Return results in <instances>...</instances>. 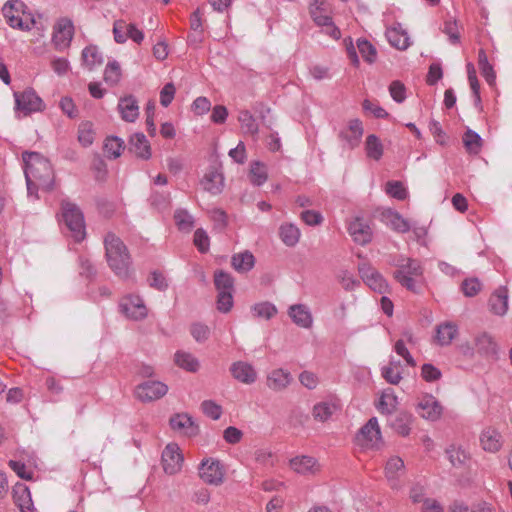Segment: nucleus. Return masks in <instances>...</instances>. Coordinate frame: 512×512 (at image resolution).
Returning <instances> with one entry per match:
<instances>
[{
  "mask_svg": "<svg viewBox=\"0 0 512 512\" xmlns=\"http://www.w3.org/2000/svg\"><path fill=\"white\" fill-rule=\"evenodd\" d=\"M106 258L109 267L121 278L130 277L131 257L123 241L113 233L104 239Z\"/></svg>",
  "mask_w": 512,
  "mask_h": 512,
  "instance_id": "obj_2",
  "label": "nucleus"
},
{
  "mask_svg": "<svg viewBox=\"0 0 512 512\" xmlns=\"http://www.w3.org/2000/svg\"><path fill=\"white\" fill-rule=\"evenodd\" d=\"M121 312L131 320H142L146 318L148 310L143 299L138 295H127L119 304Z\"/></svg>",
  "mask_w": 512,
  "mask_h": 512,
  "instance_id": "obj_8",
  "label": "nucleus"
},
{
  "mask_svg": "<svg viewBox=\"0 0 512 512\" xmlns=\"http://www.w3.org/2000/svg\"><path fill=\"white\" fill-rule=\"evenodd\" d=\"M150 203L158 210L166 209L170 203V195L169 193L153 191L150 196Z\"/></svg>",
  "mask_w": 512,
  "mask_h": 512,
  "instance_id": "obj_58",
  "label": "nucleus"
},
{
  "mask_svg": "<svg viewBox=\"0 0 512 512\" xmlns=\"http://www.w3.org/2000/svg\"><path fill=\"white\" fill-rule=\"evenodd\" d=\"M15 503L21 512H33L34 505L30 490L26 486L18 487L14 494Z\"/></svg>",
  "mask_w": 512,
  "mask_h": 512,
  "instance_id": "obj_37",
  "label": "nucleus"
},
{
  "mask_svg": "<svg viewBox=\"0 0 512 512\" xmlns=\"http://www.w3.org/2000/svg\"><path fill=\"white\" fill-rule=\"evenodd\" d=\"M233 378L243 384L250 385L257 380V371L254 366L245 361H236L230 366Z\"/></svg>",
  "mask_w": 512,
  "mask_h": 512,
  "instance_id": "obj_18",
  "label": "nucleus"
},
{
  "mask_svg": "<svg viewBox=\"0 0 512 512\" xmlns=\"http://www.w3.org/2000/svg\"><path fill=\"white\" fill-rule=\"evenodd\" d=\"M24 174L29 193L32 188L50 191L54 186V172L48 159L37 152H24Z\"/></svg>",
  "mask_w": 512,
  "mask_h": 512,
  "instance_id": "obj_1",
  "label": "nucleus"
},
{
  "mask_svg": "<svg viewBox=\"0 0 512 512\" xmlns=\"http://www.w3.org/2000/svg\"><path fill=\"white\" fill-rule=\"evenodd\" d=\"M174 218L180 230L189 231L194 226L193 216L187 210H177L174 214Z\"/></svg>",
  "mask_w": 512,
  "mask_h": 512,
  "instance_id": "obj_48",
  "label": "nucleus"
},
{
  "mask_svg": "<svg viewBox=\"0 0 512 512\" xmlns=\"http://www.w3.org/2000/svg\"><path fill=\"white\" fill-rule=\"evenodd\" d=\"M168 386L155 380H148L139 384L135 389L136 397L142 402H151L158 400L166 395Z\"/></svg>",
  "mask_w": 512,
  "mask_h": 512,
  "instance_id": "obj_10",
  "label": "nucleus"
},
{
  "mask_svg": "<svg viewBox=\"0 0 512 512\" xmlns=\"http://www.w3.org/2000/svg\"><path fill=\"white\" fill-rule=\"evenodd\" d=\"M445 453L452 466L457 468L464 466L470 457L469 453L462 446L456 444L449 445Z\"/></svg>",
  "mask_w": 512,
  "mask_h": 512,
  "instance_id": "obj_32",
  "label": "nucleus"
},
{
  "mask_svg": "<svg viewBox=\"0 0 512 512\" xmlns=\"http://www.w3.org/2000/svg\"><path fill=\"white\" fill-rule=\"evenodd\" d=\"M250 181L256 186H261L267 180V169L264 164L260 162H254L250 168Z\"/></svg>",
  "mask_w": 512,
  "mask_h": 512,
  "instance_id": "obj_45",
  "label": "nucleus"
},
{
  "mask_svg": "<svg viewBox=\"0 0 512 512\" xmlns=\"http://www.w3.org/2000/svg\"><path fill=\"white\" fill-rule=\"evenodd\" d=\"M481 137L478 133L468 130L463 137V143L466 149L472 153H478L481 147Z\"/></svg>",
  "mask_w": 512,
  "mask_h": 512,
  "instance_id": "obj_49",
  "label": "nucleus"
},
{
  "mask_svg": "<svg viewBox=\"0 0 512 512\" xmlns=\"http://www.w3.org/2000/svg\"><path fill=\"white\" fill-rule=\"evenodd\" d=\"M63 220L71 232V236L76 242H80L85 238V222L84 216L80 208L68 201L63 200L61 203Z\"/></svg>",
  "mask_w": 512,
  "mask_h": 512,
  "instance_id": "obj_5",
  "label": "nucleus"
},
{
  "mask_svg": "<svg viewBox=\"0 0 512 512\" xmlns=\"http://www.w3.org/2000/svg\"><path fill=\"white\" fill-rule=\"evenodd\" d=\"M290 467L298 474L314 475L320 470L317 460L311 456H298L290 460Z\"/></svg>",
  "mask_w": 512,
  "mask_h": 512,
  "instance_id": "obj_22",
  "label": "nucleus"
},
{
  "mask_svg": "<svg viewBox=\"0 0 512 512\" xmlns=\"http://www.w3.org/2000/svg\"><path fill=\"white\" fill-rule=\"evenodd\" d=\"M118 111L122 120L126 122H135L139 116V106L136 98L132 95L120 98L118 102Z\"/></svg>",
  "mask_w": 512,
  "mask_h": 512,
  "instance_id": "obj_23",
  "label": "nucleus"
},
{
  "mask_svg": "<svg viewBox=\"0 0 512 512\" xmlns=\"http://www.w3.org/2000/svg\"><path fill=\"white\" fill-rule=\"evenodd\" d=\"M184 462L183 454L175 443L168 444L162 452L163 470L168 475H175L182 469Z\"/></svg>",
  "mask_w": 512,
  "mask_h": 512,
  "instance_id": "obj_13",
  "label": "nucleus"
},
{
  "mask_svg": "<svg viewBox=\"0 0 512 512\" xmlns=\"http://www.w3.org/2000/svg\"><path fill=\"white\" fill-rule=\"evenodd\" d=\"M421 376L427 382H434L441 378V371L430 363H426L421 368Z\"/></svg>",
  "mask_w": 512,
  "mask_h": 512,
  "instance_id": "obj_60",
  "label": "nucleus"
},
{
  "mask_svg": "<svg viewBox=\"0 0 512 512\" xmlns=\"http://www.w3.org/2000/svg\"><path fill=\"white\" fill-rule=\"evenodd\" d=\"M359 274L365 284L373 291L384 294L388 291V283L384 277L369 263H361L358 266Z\"/></svg>",
  "mask_w": 512,
  "mask_h": 512,
  "instance_id": "obj_11",
  "label": "nucleus"
},
{
  "mask_svg": "<svg viewBox=\"0 0 512 512\" xmlns=\"http://www.w3.org/2000/svg\"><path fill=\"white\" fill-rule=\"evenodd\" d=\"M82 61L86 68L92 70L102 64L103 57L97 46L90 45L83 49Z\"/></svg>",
  "mask_w": 512,
  "mask_h": 512,
  "instance_id": "obj_39",
  "label": "nucleus"
},
{
  "mask_svg": "<svg viewBox=\"0 0 512 512\" xmlns=\"http://www.w3.org/2000/svg\"><path fill=\"white\" fill-rule=\"evenodd\" d=\"M176 88L173 83L169 82L164 85L160 91V103L163 107H168L174 99Z\"/></svg>",
  "mask_w": 512,
  "mask_h": 512,
  "instance_id": "obj_62",
  "label": "nucleus"
},
{
  "mask_svg": "<svg viewBox=\"0 0 512 512\" xmlns=\"http://www.w3.org/2000/svg\"><path fill=\"white\" fill-rule=\"evenodd\" d=\"M394 351L396 352L397 355H399L400 357H402L405 360V362L408 366H411V367L416 366V361L413 358V356L410 354L404 340L400 339V340L396 341V343L394 345Z\"/></svg>",
  "mask_w": 512,
  "mask_h": 512,
  "instance_id": "obj_57",
  "label": "nucleus"
},
{
  "mask_svg": "<svg viewBox=\"0 0 512 512\" xmlns=\"http://www.w3.org/2000/svg\"><path fill=\"white\" fill-rule=\"evenodd\" d=\"M336 410V404L330 402H320L314 406L313 416L315 419L323 422L328 420Z\"/></svg>",
  "mask_w": 512,
  "mask_h": 512,
  "instance_id": "obj_44",
  "label": "nucleus"
},
{
  "mask_svg": "<svg viewBox=\"0 0 512 512\" xmlns=\"http://www.w3.org/2000/svg\"><path fill=\"white\" fill-rule=\"evenodd\" d=\"M287 314L291 321L298 327L310 329L313 326V315L305 304H293L289 306Z\"/></svg>",
  "mask_w": 512,
  "mask_h": 512,
  "instance_id": "obj_17",
  "label": "nucleus"
},
{
  "mask_svg": "<svg viewBox=\"0 0 512 512\" xmlns=\"http://www.w3.org/2000/svg\"><path fill=\"white\" fill-rule=\"evenodd\" d=\"M391 265L396 268L393 273L395 280L407 290L418 293L420 290L418 283L424 273L422 263L417 259L400 255Z\"/></svg>",
  "mask_w": 512,
  "mask_h": 512,
  "instance_id": "obj_3",
  "label": "nucleus"
},
{
  "mask_svg": "<svg viewBox=\"0 0 512 512\" xmlns=\"http://www.w3.org/2000/svg\"><path fill=\"white\" fill-rule=\"evenodd\" d=\"M365 152L368 158L379 161L384 153V147L378 136L370 134L365 140Z\"/></svg>",
  "mask_w": 512,
  "mask_h": 512,
  "instance_id": "obj_36",
  "label": "nucleus"
},
{
  "mask_svg": "<svg viewBox=\"0 0 512 512\" xmlns=\"http://www.w3.org/2000/svg\"><path fill=\"white\" fill-rule=\"evenodd\" d=\"M348 232L354 242L366 245L371 241L372 231L368 223L360 217L354 218L348 226Z\"/></svg>",
  "mask_w": 512,
  "mask_h": 512,
  "instance_id": "obj_19",
  "label": "nucleus"
},
{
  "mask_svg": "<svg viewBox=\"0 0 512 512\" xmlns=\"http://www.w3.org/2000/svg\"><path fill=\"white\" fill-rule=\"evenodd\" d=\"M231 265L238 273H247L255 265V257L250 251L236 253L231 258Z\"/></svg>",
  "mask_w": 512,
  "mask_h": 512,
  "instance_id": "obj_29",
  "label": "nucleus"
},
{
  "mask_svg": "<svg viewBox=\"0 0 512 512\" xmlns=\"http://www.w3.org/2000/svg\"><path fill=\"white\" fill-rule=\"evenodd\" d=\"M169 422L174 431L188 437L195 436L199 430L192 417L186 413H179L172 416Z\"/></svg>",
  "mask_w": 512,
  "mask_h": 512,
  "instance_id": "obj_20",
  "label": "nucleus"
},
{
  "mask_svg": "<svg viewBox=\"0 0 512 512\" xmlns=\"http://www.w3.org/2000/svg\"><path fill=\"white\" fill-rule=\"evenodd\" d=\"M124 150V141L116 136L107 137L104 142V152L109 158H118Z\"/></svg>",
  "mask_w": 512,
  "mask_h": 512,
  "instance_id": "obj_42",
  "label": "nucleus"
},
{
  "mask_svg": "<svg viewBox=\"0 0 512 512\" xmlns=\"http://www.w3.org/2000/svg\"><path fill=\"white\" fill-rule=\"evenodd\" d=\"M149 285L159 291H165L168 288V282L164 275L158 271H153L148 279Z\"/></svg>",
  "mask_w": 512,
  "mask_h": 512,
  "instance_id": "obj_64",
  "label": "nucleus"
},
{
  "mask_svg": "<svg viewBox=\"0 0 512 512\" xmlns=\"http://www.w3.org/2000/svg\"><path fill=\"white\" fill-rule=\"evenodd\" d=\"M121 78V69L117 61L109 62L104 72V79L107 83L114 85Z\"/></svg>",
  "mask_w": 512,
  "mask_h": 512,
  "instance_id": "obj_50",
  "label": "nucleus"
},
{
  "mask_svg": "<svg viewBox=\"0 0 512 512\" xmlns=\"http://www.w3.org/2000/svg\"><path fill=\"white\" fill-rule=\"evenodd\" d=\"M490 310L499 316L506 314L508 310V290L505 286H500L491 295L489 300Z\"/></svg>",
  "mask_w": 512,
  "mask_h": 512,
  "instance_id": "obj_27",
  "label": "nucleus"
},
{
  "mask_svg": "<svg viewBox=\"0 0 512 512\" xmlns=\"http://www.w3.org/2000/svg\"><path fill=\"white\" fill-rule=\"evenodd\" d=\"M26 5L21 0H9L2 7V13L10 27L29 31L35 25L31 14L26 15Z\"/></svg>",
  "mask_w": 512,
  "mask_h": 512,
  "instance_id": "obj_4",
  "label": "nucleus"
},
{
  "mask_svg": "<svg viewBox=\"0 0 512 512\" xmlns=\"http://www.w3.org/2000/svg\"><path fill=\"white\" fill-rule=\"evenodd\" d=\"M233 291H218L217 308L219 311L227 313L233 306Z\"/></svg>",
  "mask_w": 512,
  "mask_h": 512,
  "instance_id": "obj_54",
  "label": "nucleus"
},
{
  "mask_svg": "<svg viewBox=\"0 0 512 512\" xmlns=\"http://www.w3.org/2000/svg\"><path fill=\"white\" fill-rule=\"evenodd\" d=\"M389 93L392 99L397 103H402L406 99V89L402 82L395 80L389 85Z\"/></svg>",
  "mask_w": 512,
  "mask_h": 512,
  "instance_id": "obj_55",
  "label": "nucleus"
},
{
  "mask_svg": "<svg viewBox=\"0 0 512 512\" xmlns=\"http://www.w3.org/2000/svg\"><path fill=\"white\" fill-rule=\"evenodd\" d=\"M364 134L363 123L355 118L348 121L347 126L338 132V139L344 149L353 150L361 143Z\"/></svg>",
  "mask_w": 512,
  "mask_h": 512,
  "instance_id": "obj_6",
  "label": "nucleus"
},
{
  "mask_svg": "<svg viewBox=\"0 0 512 512\" xmlns=\"http://www.w3.org/2000/svg\"><path fill=\"white\" fill-rule=\"evenodd\" d=\"M129 145L130 151L138 158L148 160L152 155L150 143L143 133L133 134L130 137Z\"/></svg>",
  "mask_w": 512,
  "mask_h": 512,
  "instance_id": "obj_24",
  "label": "nucleus"
},
{
  "mask_svg": "<svg viewBox=\"0 0 512 512\" xmlns=\"http://www.w3.org/2000/svg\"><path fill=\"white\" fill-rule=\"evenodd\" d=\"M397 405L398 398L394 390L387 388L382 392L377 408L382 414H391L396 410Z\"/></svg>",
  "mask_w": 512,
  "mask_h": 512,
  "instance_id": "obj_34",
  "label": "nucleus"
},
{
  "mask_svg": "<svg viewBox=\"0 0 512 512\" xmlns=\"http://www.w3.org/2000/svg\"><path fill=\"white\" fill-rule=\"evenodd\" d=\"M191 335L197 342H204L210 335V329L208 326L202 323H194L191 326Z\"/></svg>",
  "mask_w": 512,
  "mask_h": 512,
  "instance_id": "obj_61",
  "label": "nucleus"
},
{
  "mask_svg": "<svg viewBox=\"0 0 512 512\" xmlns=\"http://www.w3.org/2000/svg\"><path fill=\"white\" fill-rule=\"evenodd\" d=\"M381 376L392 385H397L402 380V370L394 369L388 365L381 368Z\"/></svg>",
  "mask_w": 512,
  "mask_h": 512,
  "instance_id": "obj_59",
  "label": "nucleus"
},
{
  "mask_svg": "<svg viewBox=\"0 0 512 512\" xmlns=\"http://www.w3.org/2000/svg\"><path fill=\"white\" fill-rule=\"evenodd\" d=\"M214 283L218 291H233L234 289L233 277L224 271H217L215 273Z\"/></svg>",
  "mask_w": 512,
  "mask_h": 512,
  "instance_id": "obj_46",
  "label": "nucleus"
},
{
  "mask_svg": "<svg viewBox=\"0 0 512 512\" xmlns=\"http://www.w3.org/2000/svg\"><path fill=\"white\" fill-rule=\"evenodd\" d=\"M386 218L391 228L397 232L406 233L411 230V224L409 221L403 218L397 212L389 211L386 215Z\"/></svg>",
  "mask_w": 512,
  "mask_h": 512,
  "instance_id": "obj_43",
  "label": "nucleus"
},
{
  "mask_svg": "<svg viewBox=\"0 0 512 512\" xmlns=\"http://www.w3.org/2000/svg\"><path fill=\"white\" fill-rule=\"evenodd\" d=\"M279 236L286 246L294 247L299 242L301 232L296 225L285 223L279 228Z\"/></svg>",
  "mask_w": 512,
  "mask_h": 512,
  "instance_id": "obj_31",
  "label": "nucleus"
},
{
  "mask_svg": "<svg viewBox=\"0 0 512 512\" xmlns=\"http://www.w3.org/2000/svg\"><path fill=\"white\" fill-rule=\"evenodd\" d=\"M129 24L124 20H117L113 25L114 40L119 43H125L128 39Z\"/></svg>",
  "mask_w": 512,
  "mask_h": 512,
  "instance_id": "obj_52",
  "label": "nucleus"
},
{
  "mask_svg": "<svg viewBox=\"0 0 512 512\" xmlns=\"http://www.w3.org/2000/svg\"><path fill=\"white\" fill-rule=\"evenodd\" d=\"M458 334V327L452 322H444L436 327L435 340L440 346H448Z\"/></svg>",
  "mask_w": 512,
  "mask_h": 512,
  "instance_id": "obj_28",
  "label": "nucleus"
},
{
  "mask_svg": "<svg viewBox=\"0 0 512 512\" xmlns=\"http://www.w3.org/2000/svg\"><path fill=\"white\" fill-rule=\"evenodd\" d=\"M357 47L362 57L369 63H372L376 59V49L374 46L365 39H358Z\"/></svg>",
  "mask_w": 512,
  "mask_h": 512,
  "instance_id": "obj_51",
  "label": "nucleus"
},
{
  "mask_svg": "<svg viewBox=\"0 0 512 512\" xmlns=\"http://www.w3.org/2000/svg\"><path fill=\"white\" fill-rule=\"evenodd\" d=\"M480 443L485 451L495 453L502 447V436L499 431L489 427L482 431Z\"/></svg>",
  "mask_w": 512,
  "mask_h": 512,
  "instance_id": "obj_26",
  "label": "nucleus"
},
{
  "mask_svg": "<svg viewBox=\"0 0 512 512\" xmlns=\"http://www.w3.org/2000/svg\"><path fill=\"white\" fill-rule=\"evenodd\" d=\"M385 192L397 200H404L408 195L406 187L400 181H388Z\"/></svg>",
  "mask_w": 512,
  "mask_h": 512,
  "instance_id": "obj_47",
  "label": "nucleus"
},
{
  "mask_svg": "<svg viewBox=\"0 0 512 512\" xmlns=\"http://www.w3.org/2000/svg\"><path fill=\"white\" fill-rule=\"evenodd\" d=\"M225 470L219 460L204 459L199 466L200 478L208 484L220 485L224 479Z\"/></svg>",
  "mask_w": 512,
  "mask_h": 512,
  "instance_id": "obj_9",
  "label": "nucleus"
},
{
  "mask_svg": "<svg viewBox=\"0 0 512 512\" xmlns=\"http://www.w3.org/2000/svg\"><path fill=\"white\" fill-rule=\"evenodd\" d=\"M358 444L364 448H378L382 442L380 427L375 417L360 429L356 436Z\"/></svg>",
  "mask_w": 512,
  "mask_h": 512,
  "instance_id": "obj_7",
  "label": "nucleus"
},
{
  "mask_svg": "<svg viewBox=\"0 0 512 512\" xmlns=\"http://www.w3.org/2000/svg\"><path fill=\"white\" fill-rule=\"evenodd\" d=\"M292 381L289 371L282 368L274 369L267 375L266 385L269 389L279 392L286 389Z\"/></svg>",
  "mask_w": 512,
  "mask_h": 512,
  "instance_id": "obj_21",
  "label": "nucleus"
},
{
  "mask_svg": "<svg viewBox=\"0 0 512 512\" xmlns=\"http://www.w3.org/2000/svg\"><path fill=\"white\" fill-rule=\"evenodd\" d=\"M201 185L208 193L218 195L224 188V176L217 170H210L204 175Z\"/></svg>",
  "mask_w": 512,
  "mask_h": 512,
  "instance_id": "obj_25",
  "label": "nucleus"
},
{
  "mask_svg": "<svg viewBox=\"0 0 512 512\" xmlns=\"http://www.w3.org/2000/svg\"><path fill=\"white\" fill-rule=\"evenodd\" d=\"M481 289V283L477 278L466 279L462 283V291L467 297L475 296Z\"/></svg>",
  "mask_w": 512,
  "mask_h": 512,
  "instance_id": "obj_63",
  "label": "nucleus"
},
{
  "mask_svg": "<svg viewBox=\"0 0 512 512\" xmlns=\"http://www.w3.org/2000/svg\"><path fill=\"white\" fill-rule=\"evenodd\" d=\"M177 366L189 372H196L199 369V361L191 353L186 351H177L174 356Z\"/></svg>",
  "mask_w": 512,
  "mask_h": 512,
  "instance_id": "obj_38",
  "label": "nucleus"
},
{
  "mask_svg": "<svg viewBox=\"0 0 512 512\" xmlns=\"http://www.w3.org/2000/svg\"><path fill=\"white\" fill-rule=\"evenodd\" d=\"M238 121L240 122L241 129L245 134L256 136L259 132V127L254 116L248 110L239 112Z\"/></svg>",
  "mask_w": 512,
  "mask_h": 512,
  "instance_id": "obj_40",
  "label": "nucleus"
},
{
  "mask_svg": "<svg viewBox=\"0 0 512 512\" xmlns=\"http://www.w3.org/2000/svg\"><path fill=\"white\" fill-rule=\"evenodd\" d=\"M474 343L475 348L481 355L494 356L497 353V344L493 340L492 336L486 332L477 334Z\"/></svg>",
  "mask_w": 512,
  "mask_h": 512,
  "instance_id": "obj_30",
  "label": "nucleus"
},
{
  "mask_svg": "<svg viewBox=\"0 0 512 512\" xmlns=\"http://www.w3.org/2000/svg\"><path fill=\"white\" fill-rule=\"evenodd\" d=\"M251 311L254 317L262 318L265 320L272 319L277 313V307L267 301L259 302L251 307Z\"/></svg>",
  "mask_w": 512,
  "mask_h": 512,
  "instance_id": "obj_41",
  "label": "nucleus"
},
{
  "mask_svg": "<svg viewBox=\"0 0 512 512\" xmlns=\"http://www.w3.org/2000/svg\"><path fill=\"white\" fill-rule=\"evenodd\" d=\"M16 108L25 115L41 111L43 108L42 99L33 90H26L21 94H15Z\"/></svg>",
  "mask_w": 512,
  "mask_h": 512,
  "instance_id": "obj_15",
  "label": "nucleus"
},
{
  "mask_svg": "<svg viewBox=\"0 0 512 512\" xmlns=\"http://www.w3.org/2000/svg\"><path fill=\"white\" fill-rule=\"evenodd\" d=\"M386 37L389 43L397 49L404 50L410 45L407 32L402 30L400 27L387 29Z\"/></svg>",
  "mask_w": 512,
  "mask_h": 512,
  "instance_id": "obj_33",
  "label": "nucleus"
},
{
  "mask_svg": "<svg viewBox=\"0 0 512 512\" xmlns=\"http://www.w3.org/2000/svg\"><path fill=\"white\" fill-rule=\"evenodd\" d=\"M78 140L84 146H90L94 140V133L90 123H83L79 126Z\"/></svg>",
  "mask_w": 512,
  "mask_h": 512,
  "instance_id": "obj_56",
  "label": "nucleus"
},
{
  "mask_svg": "<svg viewBox=\"0 0 512 512\" xmlns=\"http://www.w3.org/2000/svg\"><path fill=\"white\" fill-rule=\"evenodd\" d=\"M74 35L73 22L68 18H61L54 26L52 42L55 48L59 51L67 48Z\"/></svg>",
  "mask_w": 512,
  "mask_h": 512,
  "instance_id": "obj_12",
  "label": "nucleus"
},
{
  "mask_svg": "<svg viewBox=\"0 0 512 512\" xmlns=\"http://www.w3.org/2000/svg\"><path fill=\"white\" fill-rule=\"evenodd\" d=\"M412 421L413 417L411 414L401 412L390 420V426L399 435L407 436L410 433Z\"/></svg>",
  "mask_w": 512,
  "mask_h": 512,
  "instance_id": "obj_35",
  "label": "nucleus"
},
{
  "mask_svg": "<svg viewBox=\"0 0 512 512\" xmlns=\"http://www.w3.org/2000/svg\"><path fill=\"white\" fill-rule=\"evenodd\" d=\"M203 413L213 420H218L222 415V407L213 400H205L201 403Z\"/></svg>",
  "mask_w": 512,
  "mask_h": 512,
  "instance_id": "obj_53",
  "label": "nucleus"
},
{
  "mask_svg": "<svg viewBox=\"0 0 512 512\" xmlns=\"http://www.w3.org/2000/svg\"><path fill=\"white\" fill-rule=\"evenodd\" d=\"M404 471V461L399 456H392L387 460L385 465V476L392 489L399 490L402 488L400 477Z\"/></svg>",
  "mask_w": 512,
  "mask_h": 512,
  "instance_id": "obj_16",
  "label": "nucleus"
},
{
  "mask_svg": "<svg viewBox=\"0 0 512 512\" xmlns=\"http://www.w3.org/2000/svg\"><path fill=\"white\" fill-rule=\"evenodd\" d=\"M416 411L426 420L437 421L443 413V407L433 395L425 394L419 398Z\"/></svg>",
  "mask_w": 512,
  "mask_h": 512,
  "instance_id": "obj_14",
  "label": "nucleus"
}]
</instances>
